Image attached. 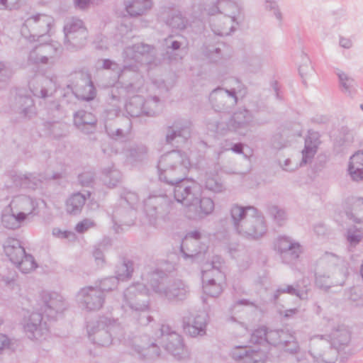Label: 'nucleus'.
<instances>
[{
	"instance_id": "obj_34",
	"label": "nucleus",
	"mask_w": 363,
	"mask_h": 363,
	"mask_svg": "<svg viewBox=\"0 0 363 363\" xmlns=\"http://www.w3.org/2000/svg\"><path fill=\"white\" fill-rule=\"evenodd\" d=\"M348 172L353 181H363V150L358 151L350 157Z\"/></svg>"
},
{
	"instance_id": "obj_31",
	"label": "nucleus",
	"mask_w": 363,
	"mask_h": 363,
	"mask_svg": "<svg viewBox=\"0 0 363 363\" xmlns=\"http://www.w3.org/2000/svg\"><path fill=\"white\" fill-rule=\"evenodd\" d=\"M135 44L125 48L123 52L124 62L126 63L118 74V79L123 78L127 71L136 72L138 70V63L140 62L136 51Z\"/></svg>"
},
{
	"instance_id": "obj_48",
	"label": "nucleus",
	"mask_w": 363,
	"mask_h": 363,
	"mask_svg": "<svg viewBox=\"0 0 363 363\" xmlns=\"http://www.w3.org/2000/svg\"><path fill=\"white\" fill-rule=\"evenodd\" d=\"M347 216L358 223H363V198H358L353 203L352 211Z\"/></svg>"
},
{
	"instance_id": "obj_26",
	"label": "nucleus",
	"mask_w": 363,
	"mask_h": 363,
	"mask_svg": "<svg viewBox=\"0 0 363 363\" xmlns=\"http://www.w3.org/2000/svg\"><path fill=\"white\" fill-rule=\"evenodd\" d=\"M136 216L135 210L125 205L121 206L120 203L114 207L113 211V222L116 232L118 229L116 226H130L134 224Z\"/></svg>"
},
{
	"instance_id": "obj_4",
	"label": "nucleus",
	"mask_w": 363,
	"mask_h": 363,
	"mask_svg": "<svg viewBox=\"0 0 363 363\" xmlns=\"http://www.w3.org/2000/svg\"><path fill=\"white\" fill-rule=\"evenodd\" d=\"M350 341V333L347 327L342 325L334 330L330 335V341L323 337L315 336L310 341V354L320 363H335L337 359V350L347 345Z\"/></svg>"
},
{
	"instance_id": "obj_38",
	"label": "nucleus",
	"mask_w": 363,
	"mask_h": 363,
	"mask_svg": "<svg viewBox=\"0 0 363 363\" xmlns=\"http://www.w3.org/2000/svg\"><path fill=\"white\" fill-rule=\"evenodd\" d=\"M37 52L40 55L41 64L52 63L55 57L59 56L62 52L60 48L52 44H41L37 46Z\"/></svg>"
},
{
	"instance_id": "obj_39",
	"label": "nucleus",
	"mask_w": 363,
	"mask_h": 363,
	"mask_svg": "<svg viewBox=\"0 0 363 363\" xmlns=\"http://www.w3.org/2000/svg\"><path fill=\"white\" fill-rule=\"evenodd\" d=\"M124 106L131 117H138L144 114L143 98L141 96L134 95L124 104Z\"/></svg>"
},
{
	"instance_id": "obj_45",
	"label": "nucleus",
	"mask_w": 363,
	"mask_h": 363,
	"mask_svg": "<svg viewBox=\"0 0 363 363\" xmlns=\"http://www.w3.org/2000/svg\"><path fill=\"white\" fill-rule=\"evenodd\" d=\"M281 293H287L292 296H296L299 297L301 299L307 298V290L299 289L298 284H296V286L286 285L279 287L274 293V299L278 298Z\"/></svg>"
},
{
	"instance_id": "obj_54",
	"label": "nucleus",
	"mask_w": 363,
	"mask_h": 363,
	"mask_svg": "<svg viewBox=\"0 0 363 363\" xmlns=\"http://www.w3.org/2000/svg\"><path fill=\"white\" fill-rule=\"evenodd\" d=\"M128 125L126 129H122L117 127H108V125L106 123V130L108 133V135L115 139V140H119V139H123L127 137L128 134L130 132V122L129 120H127Z\"/></svg>"
},
{
	"instance_id": "obj_37",
	"label": "nucleus",
	"mask_w": 363,
	"mask_h": 363,
	"mask_svg": "<svg viewBox=\"0 0 363 363\" xmlns=\"http://www.w3.org/2000/svg\"><path fill=\"white\" fill-rule=\"evenodd\" d=\"M125 154L130 163L136 164L147 157V149L144 145L132 144L126 147Z\"/></svg>"
},
{
	"instance_id": "obj_12",
	"label": "nucleus",
	"mask_w": 363,
	"mask_h": 363,
	"mask_svg": "<svg viewBox=\"0 0 363 363\" xmlns=\"http://www.w3.org/2000/svg\"><path fill=\"white\" fill-rule=\"evenodd\" d=\"M64 33V45L69 50L81 48L85 44L88 34L82 21L75 18L67 20Z\"/></svg>"
},
{
	"instance_id": "obj_19",
	"label": "nucleus",
	"mask_w": 363,
	"mask_h": 363,
	"mask_svg": "<svg viewBox=\"0 0 363 363\" xmlns=\"http://www.w3.org/2000/svg\"><path fill=\"white\" fill-rule=\"evenodd\" d=\"M40 310L50 319L55 318L66 308L62 296L56 292L43 291L40 294Z\"/></svg>"
},
{
	"instance_id": "obj_11",
	"label": "nucleus",
	"mask_w": 363,
	"mask_h": 363,
	"mask_svg": "<svg viewBox=\"0 0 363 363\" xmlns=\"http://www.w3.org/2000/svg\"><path fill=\"white\" fill-rule=\"evenodd\" d=\"M159 335L157 337L159 343L164 349L178 359H182L189 357V352L185 347L182 336L173 330L167 325H162Z\"/></svg>"
},
{
	"instance_id": "obj_20",
	"label": "nucleus",
	"mask_w": 363,
	"mask_h": 363,
	"mask_svg": "<svg viewBox=\"0 0 363 363\" xmlns=\"http://www.w3.org/2000/svg\"><path fill=\"white\" fill-rule=\"evenodd\" d=\"M200 240L201 233L199 231L190 232L184 237L181 244L184 258H194L206 251V246Z\"/></svg>"
},
{
	"instance_id": "obj_56",
	"label": "nucleus",
	"mask_w": 363,
	"mask_h": 363,
	"mask_svg": "<svg viewBox=\"0 0 363 363\" xmlns=\"http://www.w3.org/2000/svg\"><path fill=\"white\" fill-rule=\"evenodd\" d=\"M279 164L284 171L294 172L306 164H302V160L298 162L294 158H286L284 160L279 159Z\"/></svg>"
},
{
	"instance_id": "obj_1",
	"label": "nucleus",
	"mask_w": 363,
	"mask_h": 363,
	"mask_svg": "<svg viewBox=\"0 0 363 363\" xmlns=\"http://www.w3.org/2000/svg\"><path fill=\"white\" fill-rule=\"evenodd\" d=\"M136 282L126 288L120 300L121 308L138 324L145 326L152 320L149 296L152 294L147 282Z\"/></svg>"
},
{
	"instance_id": "obj_57",
	"label": "nucleus",
	"mask_w": 363,
	"mask_h": 363,
	"mask_svg": "<svg viewBox=\"0 0 363 363\" xmlns=\"http://www.w3.org/2000/svg\"><path fill=\"white\" fill-rule=\"evenodd\" d=\"M266 330L267 328L261 327L254 330L251 335L250 342L259 345L267 344Z\"/></svg>"
},
{
	"instance_id": "obj_27",
	"label": "nucleus",
	"mask_w": 363,
	"mask_h": 363,
	"mask_svg": "<svg viewBox=\"0 0 363 363\" xmlns=\"http://www.w3.org/2000/svg\"><path fill=\"white\" fill-rule=\"evenodd\" d=\"M257 208L253 206H242L238 204H233L230 209V220L233 229L238 233L241 225H244L246 220L254 213Z\"/></svg>"
},
{
	"instance_id": "obj_16",
	"label": "nucleus",
	"mask_w": 363,
	"mask_h": 363,
	"mask_svg": "<svg viewBox=\"0 0 363 363\" xmlns=\"http://www.w3.org/2000/svg\"><path fill=\"white\" fill-rule=\"evenodd\" d=\"M77 301L82 309L96 311L103 307L105 296L97 286H86L78 291Z\"/></svg>"
},
{
	"instance_id": "obj_30",
	"label": "nucleus",
	"mask_w": 363,
	"mask_h": 363,
	"mask_svg": "<svg viewBox=\"0 0 363 363\" xmlns=\"http://www.w3.org/2000/svg\"><path fill=\"white\" fill-rule=\"evenodd\" d=\"M96 117L90 112L81 110L74 115V123L82 132L89 134L96 128Z\"/></svg>"
},
{
	"instance_id": "obj_13",
	"label": "nucleus",
	"mask_w": 363,
	"mask_h": 363,
	"mask_svg": "<svg viewBox=\"0 0 363 363\" xmlns=\"http://www.w3.org/2000/svg\"><path fill=\"white\" fill-rule=\"evenodd\" d=\"M172 185L174 186V198L178 203L189 208L198 205L201 189L197 182L183 179L181 182Z\"/></svg>"
},
{
	"instance_id": "obj_43",
	"label": "nucleus",
	"mask_w": 363,
	"mask_h": 363,
	"mask_svg": "<svg viewBox=\"0 0 363 363\" xmlns=\"http://www.w3.org/2000/svg\"><path fill=\"white\" fill-rule=\"evenodd\" d=\"M102 172L103 181L110 188L116 186L121 181V173L113 166L104 168Z\"/></svg>"
},
{
	"instance_id": "obj_8",
	"label": "nucleus",
	"mask_w": 363,
	"mask_h": 363,
	"mask_svg": "<svg viewBox=\"0 0 363 363\" xmlns=\"http://www.w3.org/2000/svg\"><path fill=\"white\" fill-rule=\"evenodd\" d=\"M89 340L95 345L108 347L115 340L124 338V330L121 324L116 319L108 317H99L89 321L86 325Z\"/></svg>"
},
{
	"instance_id": "obj_52",
	"label": "nucleus",
	"mask_w": 363,
	"mask_h": 363,
	"mask_svg": "<svg viewBox=\"0 0 363 363\" xmlns=\"http://www.w3.org/2000/svg\"><path fill=\"white\" fill-rule=\"evenodd\" d=\"M183 38L181 36L169 35L164 40L163 45L167 50V53L170 54L173 51H177L183 45Z\"/></svg>"
},
{
	"instance_id": "obj_36",
	"label": "nucleus",
	"mask_w": 363,
	"mask_h": 363,
	"mask_svg": "<svg viewBox=\"0 0 363 363\" xmlns=\"http://www.w3.org/2000/svg\"><path fill=\"white\" fill-rule=\"evenodd\" d=\"M134 350L145 359H154L160 354V350L157 344L152 342H139L138 339H135L133 343Z\"/></svg>"
},
{
	"instance_id": "obj_41",
	"label": "nucleus",
	"mask_w": 363,
	"mask_h": 363,
	"mask_svg": "<svg viewBox=\"0 0 363 363\" xmlns=\"http://www.w3.org/2000/svg\"><path fill=\"white\" fill-rule=\"evenodd\" d=\"M86 197L80 193L72 194L66 201V211L69 214L79 213L85 203Z\"/></svg>"
},
{
	"instance_id": "obj_53",
	"label": "nucleus",
	"mask_w": 363,
	"mask_h": 363,
	"mask_svg": "<svg viewBox=\"0 0 363 363\" xmlns=\"http://www.w3.org/2000/svg\"><path fill=\"white\" fill-rule=\"evenodd\" d=\"M198 204L199 205V211H197L198 216L209 215L214 210V202L211 198L203 197L201 199V196H199Z\"/></svg>"
},
{
	"instance_id": "obj_2",
	"label": "nucleus",
	"mask_w": 363,
	"mask_h": 363,
	"mask_svg": "<svg viewBox=\"0 0 363 363\" xmlns=\"http://www.w3.org/2000/svg\"><path fill=\"white\" fill-rule=\"evenodd\" d=\"M141 279L147 282L153 294L168 302H179L189 294V287L179 279L172 280L162 270L145 268Z\"/></svg>"
},
{
	"instance_id": "obj_15",
	"label": "nucleus",
	"mask_w": 363,
	"mask_h": 363,
	"mask_svg": "<svg viewBox=\"0 0 363 363\" xmlns=\"http://www.w3.org/2000/svg\"><path fill=\"white\" fill-rule=\"evenodd\" d=\"M54 23L52 16L46 14H36L28 18L21 28V33L26 36V30L30 33V38L35 40L40 37L48 34Z\"/></svg>"
},
{
	"instance_id": "obj_47",
	"label": "nucleus",
	"mask_w": 363,
	"mask_h": 363,
	"mask_svg": "<svg viewBox=\"0 0 363 363\" xmlns=\"http://www.w3.org/2000/svg\"><path fill=\"white\" fill-rule=\"evenodd\" d=\"M17 101L25 117L31 118L35 114L33 100L30 96L21 95L17 98Z\"/></svg>"
},
{
	"instance_id": "obj_51",
	"label": "nucleus",
	"mask_w": 363,
	"mask_h": 363,
	"mask_svg": "<svg viewBox=\"0 0 363 363\" xmlns=\"http://www.w3.org/2000/svg\"><path fill=\"white\" fill-rule=\"evenodd\" d=\"M267 212L273 220L279 225H281L286 220L285 211L276 205H269L267 207Z\"/></svg>"
},
{
	"instance_id": "obj_24",
	"label": "nucleus",
	"mask_w": 363,
	"mask_h": 363,
	"mask_svg": "<svg viewBox=\"0 0 363 363\" xmlns=\"http://www.w3.org/2000/svg\"><path fill=\"white\" fill-rule=\"evenodd\" d=\"M208 315L205 312H200L191 317L184 318V329L191 337L203 336L206 334Z\"/></svg>"
},
{
	"instance_id": "obj_61",
	"label": "nucleus",
	"mask_w": 363,
	"mask_h": 363,
	"mask_svg": "<svg viewBox=\"0 0 363 363\" xmlns=\"http://www.w3.org/2000/svg\"><path fill=\"white\" fill-rule=\"evenodd\" d=\"M19 181L15 180L17 186H21L24 188H34L36 186V182L33 180L35 178L32 174H23L18 176Z\"/></svg>"
},
{
	"instance_id": "obj_42",
	"label": "nucleus",
	"mask_w": 363,
	"mask_h": 363,
	"mask_svg": "<svg viewBox=\"0 0 363 363\" xmlns=\"http://www.w3.org/2000/svg\"><path fill=\"white\" fill-rule=\"evenodd\" d=\"M225 45L218 43L216 45H206L203 48V55L213 62H218L223 57V49Z\"/></svg>"
},
{
	"instance_id": "obj_3",
	"label": "nucleus",
	"mask_w": 363,
	"mask_h": 363,
	"mask_svg": "<svg viewBox=\"0 0 363 363\" xmlns=\"http://www.w3.org/2000/svg\"><path fill=\"white\" fill-rule=\"evenodd\" d=\"M348 274L346 262L330 252H325L317 262L315 284L319 289L328 291L335 286H342Z\"/></svg>"
},
{
	"instance_id": "obj_46",
	"label": "nucleus",
	"mask_w": 363,
	"mask_h": 363,
	"mask_svg": "<svg viewBox=\"0 0 363 363\" xmlns=\"http://www.w3.org/2000/svg\"><path fill=\"white\" fill-rule=\"evenodd\" d=\"M133 272V263L131 262H123L116 267V276L117 281H125L130 279Z\"/></svg>"
},
{
	"instance_id": "obj_44",
	"label": "nucleus",
	"mask_w": 363,
	"mask_h": 363,
	"mask_svg": "<svg viewBox=\"0 0 363 363\" xmlns=\"http://www.w3.org/2000/svg\"><path fill=\"white\" fill-rule=\"evenodd\" d=\"M162 103L157 96H151L143 99L144 115L154 116L162 108Z\"/></svg>"
},
{
	"instance_id": "obj_6",
	"label": "nucleus",
	"mask_w": 363,
	"mask_h": 363,
	"mask_svg": "<svg viewBox=\"0 0 363 363\" xmlns=\"http://www.w3.org/2000/svg\"><path fill=\"white\" fill-rule=\"evenodd\" d=\"M257 124L253 113L245 108L235 111L228 118L211 119L208 121L207 129L216 134L223 135L233 132L240 135H246Z\"/></svg>"
},
{
	"instance_id": "obj_23",
	"label": "nucleus",
	"mask_w": 363,
	"mask_h": 363,
	"mask_svg": "<svg viewBox=\"0 0 363 363\" xmlns=\"http://www.w3.org/2000/svg\"><path fill=\"white\" fill-rule=\"evenodd\" d=\"M9 206L11 211H15L26 220L28 216L35 214L38 203L30 196L20 195L13 199Z\"/></svg>"
},
{
	"instance_id": "obj_25",
	"label": "nucleus",
	"mask_w": 363,
	"mask_h": 363,
	"mask_svg": "<svg viewBox=\"0 0 363 363\" xmlns=\"http://www.w3.org/2000/svg\"><path fill=\"white\" fill-rule=\"evenodd\" d=\"M191 128L188 123H175L172 126L169 127L166 135V141L167 143L179 145L185 143L190 138Z\"/></svg>"
},
{
	"instance_id": "obj_50",
	"label": "nucleus",
	"mask_w": 363,
	"mask_h": 363,
	"mask_svg": "<svg viewBox=\"0 0 363 363\" xmlns=\"http://www.w3.org/2000/svg\"><path fill=\"white\" fill-rule=\"evenodd\" d=\"M139 201V197L138 194L127 189H125L121 194V197L118 200L121 206H126L135 210V207Z\"/></svg>"
},
{
	"instance_id": "obj_28",
	"label": "nucleus",
	"mask_w": 363,
	"mask_h": 363,
	"mask_svg": "<svg viewBox=\"0 0 363 363\" xmlns=\"http://www.w3.org/2000/svg\"><path fill=\"white\" fill-rule=\"evenodd\" d=\"M210 99L218 111L228 110L238 102L236 92H211Z\"/></svg>"
},
{
	"instance_id": "obj_49",
	"label": "nucleus",
	"mask_w": 363,
	"mask_h": 363,
	"mask_svg": "<svg viewBox=\"0 0 363 363\" xmlns=\"http://www.w3.org/2000/svg\"><path fill=\"white\" fill-rule=\"evenodd\" d=\"M205 186L214 193H221L225 190V186L218 179L217 176L208 173L206 174Z\"/></svg>"
},
{
	"instance_id": "obj_62",
	"label": "nucleus",
	"mask_w": 363,
	"mask_h": 363,
	"mask_svg": "<svg viewBox=\"0 0 363 363\" xmlns=\"http://www.w3.org/2000/svg\"><path fill=\"white\" fill-rule=\"evenodd\" d=\"M12 75V71L9 66L4 62H0V89Z\"/></svg>"
},
{
	"instance_id": "obj_64",
	"label": "nucleus",
	"mask_w": 363,
	"mask_h": 363,
	"mask_svg": "<svg viewBox=\"0 0 363 363\" xmlns=\"http://www.w3.org/2000/svg\"><path fill=\"white\" fill-rule=\"evenodd\" d=\"M79 81L80 87H82L84 89L89 91H95L94 85L91 81V76L89 74L81 73Z\"/></svg>"
},
{
	"instance_id": "obj_60",
	"label": "nucleus",
	"mask_w": 363,
	"mask_h": 363,
	"mask_svg": "<svg viewBox=\"0 0 363 363\" xmlns=\"http://www.w3.org/2000/svg\"><path fill=\"white\" fill-rule=\"evenodd\" d=\"M298 71L301 77L303 79V82H306V79L308 77H311L315 75L314 69L308 60H306L305 62L300 65Z\"/></svg>"
},
{
	"instance_id": "obj_35",
	"label": "nucleus",
	"mask_w": 363,
	"mask_h": 363,
	"mask_svg": "<svg viewBox=\"0 0 363 363\" xmlns=\"http://www.w3.org/2000/svg\"><path fill=\"white\" fill-rule=\"evenodd\" d=\"M209 276H206V280L203 281V290L204 293L212 297H217L223 292L225 284V277L218 274L216 281L209 279Z\"/></svg>"
},
{
	"instance_id": "obj_10",
	"label": "nucleus",
	"mask_w": 363,
	"mask_h": 363,
	"mask_svg": "<svg viewBox=\"0 0 363 363\" xmlns=\"http://www.w3.org/2000/svg\"><path fill=\"white\" fill-rule=\"evenodd\" d=\"M3 247L6 256L22 273H30L38 267L34 257L26 252L18 240L9 238L4 241Z\"/></svg>"
},
{
	"instance_id": "obj_40",
	"label": "nucleus",
	"mask_w": 363,
	"mask_h": 363,
	"mask_svg": "<svg viewBox=\"0 0 363 363\" xmlns=\"http://www.w3.org/2000/svg\"><path fill=\"white\" fill-rule=\"evenodd\" d=\"M25 220L15 211L5 210L2 213L3 225L9 229H17L21 227Z\"/></svg>"
},
{
	"instance_id": "obj_59",
	"label": "nucleus",
	"mask_w": 363,
	"mask_h": 363,
	"mask_svg": "<svg viewBox=\"0 0 363 363\" xmlns=\"http://www.w3.org/2000/svg\"><path fill=\"white\" fill-rule=\"evenodd\" d=\"M118 281L117 278L114 277H107L100 281L99 286H97L101 291H110L117 288Z\"/></svg>"
},
{
	"instance_id": "obj_22",
	"label": "nucleus",
	"mask_w": 363,
	"mask_h": 363,
	"mask_svg": "<svg viewBox=\"0 0 363 363\" xmlns=\"http://www.w3.org/2000/svg\"><path fill=\"white\" fill-rule=\"evenodd\" d=\"M275 247L286 262L296 260L301 252V247L299 243L285 236L279 237L277 240Z\"/></svg>"
},
{
	"instance_id": "obj_29",
	"label": "nucleus",
	"mask_w": 363,
	"mask_h": 363,
	"mask_svg": "<svg viewBox=\"0 0 363 363\" xmlns=\"http://www.w3.org/2000/svg\"><path fill=\"white\" fill-rule=\"evenodd\" d=\"M320 135L315 131H308L305 139L304 148L301 151L302 164L311 163L320 145Z\"/></svg>"
},
{
	"instance_id": "obj_58",
	"label": "nucleus",
	"mask_w": 363,
	"mask_h": 363,
	"mask_svg": "<svg viewBox=\"0 0 363 363\" xmlns=\"http://www.w3.org/2000/svg\"><path fill=\"white\" fill-rule=\"evenodd\" d=\"M363 238V232L355 227L347 230V239L352 245H357Z\"/></svg>"
},
{
	"instance_id": "obj_18",
	"label": "nucleus",
	"mask_w": 363,
	"mask_h": 363,
	"mask_svg": "<svg viewBox=\"0 0 363 363\" xmlns=\"http://www.w3.org/2000/svg\"><path fill=\"white\" fill-rule=\"evenodd\" d=\"M267 344L280 346L284 351L296 354L299 345L293 333L284 330H266Z\"/></svg>"
},
{
	"instance_id": "obj_14",
	"label": "nucleus",
	"mask_w": 363,
	"mask_h": 363,
	"mask_svg": "<svg viewBox=\"0 0 363 363\" xmlns=\"http://www.w3.org/2000/svg\"><path fill=\"white\" fill-rule=\"evenodd\" d=\"M241 227L237 233L242 238L250 241H257L262 239L266 235L268 230L267 221L264 216L257 209Z\"/></svg>"
},
{
	"instance_id": "obj_33",
	"label": "nucleus",
	"mask_w": 363,
	"mask_h": 363,
	"mask_svg": "<svg viewBox=\"0 0 363 363\" xmlns=\"http://www.w3.org/2000/svg\"><path fill=\"white\" fill-rule=\"evenodd\" d=\"M126 12L132 17L147 13L152 7V0H125Z\"/></svg>"
},
{
	"instance_id": "obj_55",
	"label": "nucleus",
	"mask_w": 363,
	"mask_h": 363,
	"mask_svg": "<svg viewBox=\"0 0 363 363\" xmlns=\"http://www.w3.org/2000/svg\"><path fill=\"white\" fill-rule=\"evenodd\" d=\"M186 23L185 19L179 11H172L167 20V23L169 27L179 30L186 27Z\"/></svg>"
},
{
	"instance_id": "obj_17",
	"label": "nucleus",
	"mask_w": 363,
	"mask_h": 363,
	"mask_svg": "<svg viewBox=\"0 0 363 363\" xmlns=\"http://www.w3.org/2000/svg\"><path fill=\"white\" fill-rule=\"evenodd\" d=\"M23 329L26 336L38 342H42L49 337L47 323L43 321L40 313L33 312L24 320Z\"/></svg>"
},
{
	"instance_id": "obj_32",
	"label": "nucleus",
	"mask_w": 363,
	"mask_h": 363,
	"mask_svg": "<svg viewBox=\"0 0 363 363\" xmlns=\"http://www.w3.org/2000/svg\"><path fill=\"white\" fill-rule=\"evenodd\" d=\"M223 259L220 256H213L209 262H206L202 269V280H206V276H209V279L217 280L218 274L225 277Z\"/></svg>"
},
{
	"instance_id": "obj_7",
	"label": "nucleus",
	"mask_w": 363,
	"mask_h": 363,
	"mask_svg": "<svg viewBox=\"0 0 363 363\" xmlns=\"http://www.w3.org/2000/svg\"><path fill=\"white\" fill-rule=\"evenodd\" d=\"M191 166L187 155L180 150H172L162 155L158 162L160 180L174 184L184 179Z\"/></svg>"
},
{
	"instance_id": "obj_21",
	"label": "nucleus",
	"mask_w": 363,
	"mask_h": 363,
	"mask_svg": "<svg viewBox=\"0 0 363 363\" xmlns=\"http://www.w3.org/2000/svg\"><path fill=\"white\" fill-rule=\"evenodd\" d=\"M230 355L233 359L242 363L264 362L267 358L266 352L242 346L235 347L231 350Z\"/></svg>"
},
{
	"instance_id": "obj_9",
	"label": "nucleus",
	"mask_w": 363,
	"mask_h": 363,
	"mask_svg": "<svg viewBox=\"0 0 363 363\" xmlns=\"http://www.w3.org/2000/svg\"><path fill=\"white\" fill-rule=\"evenodd\" d=\"M144 211L150 224L158 227L172 220L175 202L164 195L150 196L144 201Z\"/></svg>"
},
{
	"instance_id": "obj_5",
	"label": "nucleus",
	"mask_w": 363,
	"mask_h": 363,
	"mask_svg": "<svg viewBox=\"0 0 363 363\" xmlns=\"http://www.w3.org/2000/svg\"><path fill=\"white\" fill-rule=\"evenodd\" d=\"M208 15H218L211 20L212 31L217 35H228L233 32L241 14V9L231 0H218L216 4L205 8Z\"/></svg>"
},
{
	"instance_id": "obj_63",
	"label": "nucleus",
	"mask_w": 363,
	"mask_h": 363,
	"mask_svg": "<svg viewBox=\"0 0 363 363\" xmlns=\"http://www.w3.org/2000/svg\"><path fill=\"white\" fill-rule=\"evenodd\" d=\"M337 76L340 85L345 89H354L355 81L342 72H338Z\"/></svg>"
}]
</instances>
